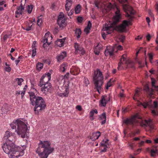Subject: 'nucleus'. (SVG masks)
Returning a JSON list of instances; mask_svg holds the SVG:
<instances>
[{"label": "nucleus", "instance_id": "nucleus-40", "mask_svg": "<svg viewBox=\"0 0 158 158\" xmlns=\"http://www.w3.org/2000/svg\"><path fill=\"white\" fill-rule=\"evenodd\" d=\"M130 23V21H128L126 20H124L123 21V23L122 24L123 25V26H125V27L126 28V27L128 26L129 24Z\"/></svg>", "mask_w": 158, "mask_h": 158}, {"label": "nucleus", "instance_id": "nucleus-15", "mask_svg": "<svg viewBox=\"0 0 158 158\" xmlns=\"http://www.w3.org/2000/svg\"><path fill=\"white\" fill-rule=\"evenodd\" d=\"M123 6L124 11L126 12V16L127 17H129L128 19L129 21H130V23L131 21L133 20V19L134 18L133 15H131L127 12L128 10H129V9L130 7L129 6H128L126 4L123 5Z\"/></svg>", "mask_w": 158, "mask_h": 158}, {"label": "nucleus", "instance_id": "nucleus-53", "mask_svg": "<svg viewBox=\"0 0 158 158\" xmlns=\"http://www.w3.org/2000/svg\"><path fill=\"white\" fill-rule=\"evenodd\" d=\"M125 37L124 36H122L120 38H119V40H120V41L122 42H123L124 40H125Z\"/></svg>", "mask_w": 158, "mask_h": 158}, {"label": "nucleus", "instance_id": "nucleus-29", "mask_svg": "<svg viewBox=\"0 0 158 158\" xmlns=\"http://www.w3.org/2000/svg\"><path fill=\"white\" fill-rule=\"evenodd\" d=\"M114 80H110L109 81L107 82L106 87V89H108L109 88L112 86L114 82Z\"/></svg>", "mask_w": 158, "mask_h": 158}, {"label": "nucleus", "instance_id": "nucleus-22", "mask_svg": "<svg viewBox=\"0 0 158 158\" xmlns=\"http://www.w3.org/2000/svg\"><path fill=\"white\" fill-rule=\"evenodd\" d=\"M66 3L65 5V9L66 10L69 11L72 5V1L71 0H66Z\"/></svg>", "mask_w": 158, "mask_h": 158}, {"label": "nucleus", "instance_id": "nucleus-45", "mask_svg": "<svg viewBox=\"0 0 158 158\" xmlns=\"http://www.w3.org/2000/svg\"><path fill=\"white\" fill-rule=\"evenodd\" d=\"M25 93V88H23V90L22 91H21L20 94L21 95L22 98H23V97Z\"/></svg>", "mask_w": 158, "mask_h": 158}, {"label": "nucleus", "instance_id": "nucleus-13", "mask_svg": "<svg viewBox=\"0 0 158 158\" xmlns=\"http://www.w3.org/2000/svg\"><path fill=\"white\" fill-rule=\"evenodd\" d=\"M3 138L6 140H11L12 141L16 139V137L15 136V133H12L8 131H7L4 134Z\"/></svg>", "mask_w": 158, "mask_h": 158}, {"label": "nucleus", "instance_id": "nucleus-36", "mask_svg": "<svg viewBox=\"0 0 158 158\" xmlns=\"http://www.w3.org/2000/svg\"><path fill=\"white\" fill-rule=\"evenodd\" d=\"M66 67L67 66L65 64L61 65L60 67V71L62 72H64L66 68Z\"/></svg>", "mask_w": 158, "mask_h": 158}, {"label": "nucleus", "instance_id": "nucleus-37", "mask_svg": "<svg viewBox=\"0 0 158 158\" xmlns=\"http://www.w3.org/2000/svg\"><path fill=\"white\" fill-rule=\"evenodd\" d=\"M139 90H136L135 91V94L133 97V99L134 100H136V98L137 97H139Z\"/></svg>", "mask_w": 158, "mask_h": 158}, {"label": "nucleus", "instance_id": "nucleus-11", "mask_svg": "<svg viewBox=\"0 0 158 158\" xmlns=\"http://www.w3.org/2000/svg\"><path fill=\"white\" fill-rule=\"evenodd\" d=\"M110 99L109 96L104 95L102 96L99 101V105L101 107H105Z\"/></svg>", "mask_w": 158, "mask_h": 158}, {"label": "nucleus", "instance_id": "nucleus-12", "mask_svg": "<svg viewBox=\"0 0 158 158\" xmlns=\"http://www.w3.org/2000/svg\"><path fill=\"white\" fill-rule=\"evenodd\" d=\"M136 115H134L131 117L130 118H127L123 120V123L126 125H134L137 122V120L136 119Z\"/></svg>", "mask_w": 158, "mask_h": 158}, {"label": "nucleus", "instance_id": "nucleus-55", "mask_svg": "<svg viewBox=\"0 0 158 158\" xmlns=\"http://www.w3.org/2000/svg\"><path fill=\"white\" fill-rule=\"evenodd\" d=\"M59 31L58 28L57 27H55L54 30V34H56L58 33Z\"/></svg>", "mask_w": 158, "mask_h": 158}, {"label": "nucleus", "instance_id": "nucleus-51", "mask_svg": "<svg viewBox=\"0 0 158 158\" xmlns=\"http://www.w3.org/2000/svg\"><path fill=\"white\" fill-rule=\"evenodd\" d=\"M152 113L153 115H157L158 114L157 112L155 110H152Z\"/></svg>", "mask_w": 158, "mask_h": 158}, {"label": "nucleus", "instance_id": "nucleus-25", "mask_svg": "<svg viewBox=\"0 0 158 158\" xmlns=\"http://www.w3.org/2000/svg\"><path fill=\"white\" fill-rule=\"evenodd\" d=\"M91 27V23L90 21H89L87 26L84 29V31L88 34L89 32V30Z\"/></svg>", "mask_w": 158, "mask_h": 158}, {"label": "nucleus", "instance_id": "nucleus-31", "mask_svg": "<svg viewBox=\"0 0 158 158\" xmlns=\"http://www.w3.org/2000/svg\"><path fill=\"white\" fill-rule=\"evenodd\" d=\"M81 7L80 4L77 5L76 6L75 8V13L76 14H77L80 13L81 11Z\"/></svg>", "mask_w": 158, "mask_h": 158}, {"label": "nucleus", "instance_id": "nucleus-48", "mask_svg": "<svg viewBox=\"0 0 158 158\" xmlns=\"http://www.w3.org/2000/svg\"><path fill=\"white\" fill-rule=\"evenodd\" d=\"M18 85H21L22 84V83L23 81V80H17Z\"/></svg>", "mask_w": 158, "mask_h": 158}, {"label": "nucleus", "instance_id": "nucleus-8", "mask_svg": "<svg viewBox=\"0 0 158 158\" xmlns=\"http://www.w3.org/2000/svg\"><path fill=\"white\" fill-rule=\"evenodd\" d=\"M52 39V37L49 32H48L45 34L44 37L42 41L44 43L43 46L44 48H46L50 45Z\"/></svg>", "mask_w": 158, "mask_h": 158}, {"label": "nucleus", "instance_id": "nucleus-4", "mask_svg": "<svg viewBox=\"0 0 158 158\" xmlns=\"http://www.w3.org/2000/svg\"><path fill=\"white\" fill-rule=\"evenodd\" d=\"M31 103L35 106L34 110L35 114H37L40 111L44 109L46 106L45 102L43 98L40 97H35L34 94L31 92L30 94Z\"/></svg>", "mask_w": 158, "mask_h": 158}, {"label": "nucleus", "instance_id": "nucleus-59", "mask_svg": "<svg viewBox=\"0 0 158 158\" xmlns=\"http://www.w3.org/2000/svg\"><path fill=\"white\" fill-rule=\"evenodd\" d=\"M99 4V2L98 1H96L95 2V5L96 7H97L98 8H99L98 5Z\"/></svg>", "mask_w": 158, "mask_h": 158}, {"label": "nucleus", "instance_id": "nucleus-61", "mask_svg": "<svg viewBox=\"0 0 158 158\" xmlns=\"http://www.w3.org/2000/svg\"><path fill=\"white\" fill-rule=\"evenodd\" d=\"M6 70L8 72H10L11 70V68L9 66H8L6 67Z\"/></svg>", "mask_w": 158, "mask_h": 158}, {"label": "nucleus", "instance_id": "nucleus-50", "mask_svg": "<svg viewBox=\"0 0 158 158\" xmlns=\"http://www.w3.org/2000/svg\"><path fill=\"white\" fill-rule=\"evenodd\" d=\"M148 55L149 57V60H152L153 56L152 53H149Z\"/></svg>", "mask_w": 158, "mask_h": 158}, {"label": "nucleus", "instance_id": "nucleus-28", "mask_svg": "<svg viewBox=\"0 0 158 158\" xmlns=\"http://www.w3.org/2000/svg\"><path fill=\"white\" fill-rule=\"evenodd\" d=\"M152 85L153 88L158 90V85L156 83V80H152Z\"/></svg>", "mask_w": 158, "mask_h": 158}, {"label": "nucleus", "instance_id": "nucleus-14", "mask_svg": "<svg viewBox=\"0 0 158 158\" xmlns=\"http://www.w3.org/2000/svg\"><path fill=\"white\" fill-rule=\"evenodd\" d=\"M93 79H104L102 73L99 69H97L94 71Z\"/></svg>", "mask_w": 158, "mask_h": 158}, {"label": "nucleus", "instance_id": "nucleus-43", "mask_svg": "<svg viewBox=\"0 0 158 158\" xmlns=\"http://www.w3.org/2000/svg\"><path fill=\"white\" fill-rule=\"evenodd\" d=\"M11 35V34H10L8 35L6 34L4 36L3 39L4 41H5L7 38H9L10 36Z\"/></svg>", "mask_w": 158, "mask_h": 158}, {"label": "nucleus", "instance_id": "nucleus-42", "mask_svg": "<svg viewBox=\"0 0 158 158\" xmlns=\"http://www.w3.org/2000/svg\"><path fill=\"white\" fill-rule=\"evenodd\" d=\"M42 22V19L41 18H38V20H37V24L39 26H40L41 25V23Z\"/></svg>", "mask_w": 158, "mask_h": 158}, {"label": "nucleus", "instance_id": "nucleus-5", "mask_svg": "<svg viewBox=\"0 0 158 158\" xmlns=\"http://www.w3.org/2000/svg\"><path fill=\"white\" fill-rule=\"evenodd\" d=\"M114 10L115 15L113 17L112 23L110 25L106 23L104 27H103V31H106L107 34H110L113 31L114 29V26L121 19V15L119 8L116 6Z\"/></svg>", "mask_w": 158, "mask_h": 158}, {"label": "nucleus", "instance_id": "nucleus-17", "mask_svg": "<svg viewBox=\"0 0 158 158\" xmlns=\"http://www.w3.org/2000/svg\"><path fill=\"white\" fill-rule=\"evenodd\" d=\"M24 9V7L23 6L22 3L19 6H18L17 8V11L15 12L16 18H19V17L20 15H21L22 14V10Z\"/></svg>", "mask_w": 158, "mask_h": 158}, {"label": "nucleus", "instance_id": "nucleus-2", "mask_svg": "<svg viewBox=\"0 0 158 158\" xmlns=\"http://www.w3.org/2000/svg\"><path fill=\"white\" fill-rule=\"evenodd\" d=\"M51 144L49 141L40 140L36 152L40 158H47L48 155L54 151V149L50 147Z\"/></svg>", "mask_w": 158, "mask_h": 158}, {"label": "nucleus", "instance_id": "nucleus-44", "mask_svg": "<svg viewBox=\"0 0 158 158\" xmlns=\"http://www.w3.org/2000/svg\"><path fill=\"white\" fill-rule=\"evenodd\" d=\"M77 20L79 22L81 23L83 21V18L81 17H78L77 18Z\"/></svg>", "mask_w": 158, "mask_h": 158}, {"label": "nucleus", "instance_id": "nucleus-26", "mask_svg": "<svg viewBox=\"0 0 158 158\" xmlns=\"http://www.w3.org/2000/svg\"><path fill=\"white\" fill-rule=\"evenodd\" d=\"M158 152V149L156 148H153L150 150L151 156L152 157L156 156V153Z\"/></svg>", "mask_w": 158, "mask_h": 158}, {"label": "nucleus", "instance_id": "nucleus-41", "mask_svg": "<svg viewBox=\"0 0 158 158\" xmlns=\"http://www.w3.org/2000/svg\"><path fill=\"white\" fill-rule=\"evenodd\" d=\"M148 105H149V103L148 102L143 103L140 102L139 105H142L144 108H146L147 106Z\"/></svg>", "mask_w": 158, "mask_h": 158}, {"label": "nucleus", "instance_id": "nucleus-52", "mask_svg": "<svg viewBox=\"0 0 158 158\" xmlns=\"http://www.w3.org/2000/svg\"><path fill=\"white\" fill-rule=\"evenodd\" d=\"M148 41H149L150 40L151 36L150 34H148L146 36Z\"/></svg>", "mask_w": 158, "mask_h": 158}, {"label": "nucleus", "instance_id": "nucleus-23", "mask_svg": "<svg viewBox=\"0 0 158 158\" xmlns=\"http://www.w3.org/2000/svg\"><path fill=\"white\" fill-rule=\"evenodd\" d=\"M126 27L122 24L120 25L116 26L115 30L120 32H123L126 29Z\"/></svg>", "mask_w": 158, "mask_h": 158}, {"label": "nucleus", "instance_id": "nucleus-57", "mask_svg": "<svg viewBox=\"0 0 158 158\" xmlns=\"http://www.w3.org/2000/svg\"><path fill=\"white\" fill-rule=\"evenodd\" d=\"M36 41H34L33 42L32 45V48H36Z\"/></svg>", "mask_w": 158, "mask_h": 158}, {"label": "nucleus", "instance_id": "nucleus-21", "mask_svg": "<svg viewBox=\"0 0 158 158\" xmlns=\"http://www.w3.org/2000/svg\"><path fill=\"white\" fill-rule=\"evenodd\" d=\"M102 48V45L100 43H98L97 45L94 49V52L95 54L98 55L100 52Z\"/></svg>", "mask_w": 158, "mask_h": 158}, {"label": "nucleus", "instance_id": "nucleus-10", "mask_svg": "<svg viewBox=\"0 0 158 158\" xmlns=\"http://www.w3.org/2000/svg\"><path fill=\"white\" fill-rule=\"evenodd\" d=\"M95 89L98 93H100L102 89V85L103 83V80H94Z\"/></svg>", "mask_w": 158, "mask_h": 158}, {"label": "nucleus", "instance_id": "nucleus-62", "mask_svg": "<svg viewBox=\"0 0 158 158\" xmlns=\"http://www.w3.org/2000/svg\"><path fill=\"white\" fill-rule=\"evenodd\" d=\"M128 0H119V2L121 3H123L127 2Z\"/></svg>", "mask_w": 158, "mask_h": 158}, {"label": "nucleus", "instance_id": "nucleus-34", "mask_svg": "<svg viewBox=\"0 0 158 158\" xmlns=\"http://www.w3.org/2000/svg\"><path fill=\"white\" fill-rule=\"evenodd\" d=\"M94 112L92 110H91L90 111L89 113V118L90 119L91 121H93L94 119Z\"/></svg>", "mask_w": 158, "mask_h": 158}, {"label": "nucleus", "instance_id": "nucleus-16", "mask_svg": "<svg viewBox=\"0 0 158 158\" xmlns=\"http://www.w3.org/2000/svg\"><path fill=\"white\" fill-rule=\"evenodd\" d=\"M74 46L76 52H81V54L82 55H84L85 53V52L84 48L79 44H78L77 43H75Z\"/></svg>", "mask_w": 158, "mask_h": 158}, {"label": "nucleus", "instance_id": "nucleus-39", "mask_svg": "<svg viewBox=\"0 0 158 158\" xmlns=\"http://www.w3.org/2000/svg\"><path fill=\"white\" fill-rule=\"evenodd\" d=\"M108 140L107 139H103L102 142L103 143H100L101 146H107V144H106L107 142L108 141Z\"/></svg>", "mask_w": 158, "mask_h": 158}, {"label": "nucleus", "instance_id": "nucleus-47", "mask_svg": "<svg viewBox=\"0 0 158 158\" xmlns=\"http://www.w3.org/2000/svg\"><path fill=\"white\" fill-rule=\"evenodd\" d=\"M45 76L46 77L48 78V79H51V74L49 73H45Z\"/></svg>", "mask_w": 158, "mask_h": 158}, {"label": "nucleus", "instance_id": "nucleus-6", "mask_svg": "<svg viewBox=\"0 0 158 158\" xmlns=\"http://www.w3.org/2000/svg\"><path fill=\"white\" fill-rule=\"evenodd\" d=\"M64 84L62 86L58 87V89L57 90V94L59 97H67L69 92V82L68 80H64Z\"/></svg>", "mask_w": 158, "mask_h": 158}, {"label": "nucleus", "instance_id": "nucleus-49", "mask_svg": "<svg viewBox=\"0 0 158 158\" xmlns=\"http://www.w3.org/2000/svg\"><path fill=\"white\" fill-rule=\"evenodd\" d=\"M110 51L108 49H106L105 51V54L106 56H107L109 55Z\"/></svg>", "mask_w": 158, "mask_h": 158}, {"label": "nucleus", "instance_id": "nucleus-19", "mask_svg": "<svg viewBox=\"0 0 158 158\" xmlns=\"http://www.w3.org/2000/svg\"><path fill=\"white\" fill-rule=\"evenodd\" d=\"M98 119L99 120H101L102 121L101 124L102 125L106 123V114L104 112L99 116Z\"/></svg>", "mask_w": 158, "mask_h": 158}, {"label": "nucleus", "instance_id": "nucleus-54", "mask_svg": "<svg viewBox=\"0 0 158 158\" xmlns=\"http://www.w3.org/2000/svg\"><path fill=\"white\" fill-rule=\"evenodd\" d=\"M76 108L79 111H81L82 110V108L81 106L77 105L76 106Z\"/></svg>", "mask_w": 158, "mask_h": 158}, {"label": "nucleus", "instance_id": "nucleus-20", "mask_svg": "<svg viewBox=\"0 0 158 158\" xmlns=\"http://www.w3.org/2000/svg\"><path fill=\"white\" fill-rule=\"evenodd\" d=\"M101 135V133L99 131H97L95 133L92 134L90 136V139L93 141H94L98 139Z\"/></svg>", "mask_w": 158, "mask_h": 158}, {"label": "nucleus", "instance_id": "nucleus-18", "mask_svg": "<svg viewBox=\"0 0 158 158\" xmlns=\"http://www.w3.org/2000/svg\"><path fill=\"white\" fill-rule=\"evenodd\" d=\"M126 55H123L120 59V61L118 63V70H120V66L122 64H123L127 63L126 61Z\"/></svg>", "mask_w": 158, "mask_h": 158}, {"label": "nucleus", "instance_id": "nucleus-32", "mask_svg": "<svg viewBox=\"0 0 158 158\" xmlns=\"http://www.w3.org/2000/svg\"><path fill=\"white\" fill-rule=\"evenodd\" d=\"M43 67V64L41 63H38L36 65V69L40 71Z\"/></svg>", "mask_w": 158, "mask_h": 158}, {"label": "nucleus", "instance_id": "nucleus-63", "mask_svg": "<svg viewBox=\"0 0 158 158\" xmlns=\"http://www.w3.org/2000/svg\"><path fill=\"white\" fill-rule=\"evenodd\" d=\"M127 108L125 109H123L122 110V113L123 114L125 113L127 111Z\"/></svg>", "mask_w": 158, "mask_h": 158}, {"label": "nucleus", "instance_id": "nucleus-9", "mask_svg": "<svg viewBox=\"0 0 158 158\" xmlns=\"http://www.w3.org/2000/svg\"><path fill=\"white\" fill-rule=\"evenodd\" d=\"M43 80H41L40 81V84L41 85V86L42 87L41 88L42 91L44 93H47L51 87V85L50 83L48 82H43Z\"/></svg>", "mask_w": 158, "mask_h": 158}, {"label": "nucleus", "instance_id": "nucleus-35", "mask_svg": "<svg viewBox=\"0 0 158 158\" xmlns=\"http://www.w3.org/2000/svg\"><path fill=\"white\" fill-rule=\"evenodd\" d=\"M8 109L7 105L6 104H5L4 105L2 109V111L3 113H5L6 112Z\"/></svg>", "mask_w": 158, "mask_h": 158}, {"label": "nucleus", "instance_id": "nucleus-46", "mask_svg": "<svg viewBox=\"0 0 158 158\" xmlns=\"http://www.w3.org/2000/svg\"><path fill=\"white\" fill-rule=\"evenodd\" d=\"M74 12V10L73 9H72L70 10V11L69 12H67L68 15L69 16H71L73 14Z\"/></svg>", "mask_w": 158, "mask_h": 158}, {"label": "nucleus", "instance_id": "nucleus-3", "mask_svg": "<svg viewBox=\"0 0 158 158\" xmlns=\"http://www.w3.org/2000/svg\"><path fill=\"white\" fill-rule=\"evenodd\" d=\"M27 125V123L22 121L20 118L13 121L10 124L11 128L15 129L17 133L19 135H21L22 138H25V133L29 130V127Z\"/></svg>", "mask_w": 158, "mask_h": 158}, {"label": "nucleus", "instance_id": "nucleus-7", "mask_svg": "<svg viewBox=\"0 0 158 158\" xmlns=\"http://www.w3.org/2000/svg\"><path fill=\"white\" fill-rule=\"evenodd\" d=\"M57 23L60 28H63L66 26V21L63 12H60L58 16Z\"/></svg>", "mask_w": 158, "mask_h": 158}, {"label": "nucleus", "instance_id": "nucleus-58", "mask_svg": "<svg viewBox=\"0 0 158 158\" xmlns=\"http://www.w3.org/2000/svg\"><path fill=\"white\" fill-rule=\"evenodd\" d=\"M85 85L86 86H87L89 84V82L88 80H85Z\"/></svg>", "mask_w": 158, "mask_h": 158}, {"label": "nucleus", "instance_id": "nucleus-33", "mask_svg": "<svg viewBox=\"0 0 158 158\" xmlns=\"http://www.w3.org/2000/svg\"><path fill=\"white\" fill-rule=\"evenodd\" d=\"M33 8V6L32 5L27 6L26 9L28 13L30 14Z\"/></svg>", "mask_w": 158, "mask_h": 158}, {"label": "nucleus", "instance_id": "nucleus-24", "mask_svg": "<svg viewBox=\"0 0 158 158\" xmlns=\"http://www.w3.org/2000/svg\"><path fill=\"white\" fill-rule=\"evenodd\" d=\"M66 56V53L65 52H63L60 56L57 57V59L58 61H60L64 59Z\"/></svg>", "mask_w": 158, "mask_h": 158}, {"label": "nucleus", "instance_id": "nucleus-64", "mask_svg": "<svg viewBox=\"0 0 158 158\" xmlns=\"http://www.w3.org/2000/svg\"><path fill=\"white\" fill-rule=\"evenodd\" d=\"M158 102H157L156 101H154V106L155 108H156L158 106Z\"/></svg>", "mask_w": 158, "mask_h": 158}, {"label": "nucleus", "instance_id": "nucleus-27", "mask_svg": "<svg viewBox=\"0 0 158 158\" xmlns=\"http://www.w3.org/2000/svg\"><path fill=\"white\" fill-rule=\"evenodd\" d=\"M65 38L61 39H58L57 40V44L60 47H61L64 46V43L65 40Z\"/></svg>", "mask_w": 158, "mask_h": 158}, {"label": "nucleus", "instance_id": "nucleus-30", "mask_svg": "<svg viewBox=\"0 0 158 158\" xmlns=\"http://www.w3.org/2000/svg\"><path fill=\"white\" fill-rule=\"evenodd\" d=\"M81 33V31L80 29H76L75 30V33L77 39H79L80 38Z\"/></svg>", "mask_w": 158, "mask_h": 158}, {"label": "nucleus", "instance_id": "nucleus-56", "mask_svg": "<svg viewBox=\"0 0 158 158\" xmlns=\"http://www.w3.org/2000/svg\"><path fill=\"white\" fill-rule=\"evenodd\" d=\"M143 37V35H142L141 36L138 35L137 36V37L135 38V40H141Z\"/></svg>", "mask_w": 158, "mask_h": 158}, {"label": "nucleus", "instance_id": "nucleus-38", "mask_svg": "<svg viewBox=\"0 0 158 158\" xmlns=\"http://www.w3.org/2000/svg\"><path fill=\"white\" fill-rule=\"evenodd\" d=\"M32 54L31 55V56L32 57H34L36 54V48H32Z\"/></svg>", "mask_w": 158, "mask_h": 158}, {"label": "nucleus", "instance_id": "nucleus-1", "mask_svg": "<svg viewBox=\"0 0 158 158\" xmlns=\"http://www.w3.org/2000/svg\"><path fill=\"white\" fill-rule=\"evenodd\" d=\"M2 147L10 158H17L23 155L26 146L23 145L19 147L15 145L12 141L6 140L2 145Z\"/></svg>", "mask_w": 158, "mask_h": 158}, {"label": "nucleus", "instance_id": "nucleus-60", "mask_svg": "<svg viewBox=\"0 0 158 158\" xmlns=\"http://www.w3.org/2000/svg\"><path fill=\"white\" fill-rule=\"evenodd\" d=\"M148 13L149 15L151 16V17H152L153 16V15L152 13V12L150 10H148Z\"/></svg>", "mask_w": 158, "mask_h": 158}]
</instances>
